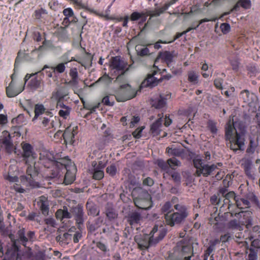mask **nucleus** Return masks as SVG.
<instances>
[{"label": "nucleus", "instance_id": "f257e3e1", "mask_svg": "<svg viewBox=\"0 0 260 260\" xmlns=\"http://www.w3.org/2000/svg\"><path fill=\"white\" fill-rule=\"evenodd\" d=\"M22 148L23 151V157L26 158V163H28L29 160L31 161V164L29 165L27 167L26 173L27 176H22L20 177V182L23 187H35L37 183L35 181L36 177L38 175L37 170L35 166V162L33 161L36 157V154L33 152L31 146L25 143H21Z\"/></svg>", "mask_w": 260, "mask_h": 260}, {"label": "nucleus", "instance_id": "f03ea898", "mask_svg": "<svg viewBox=\"0 0 260 260\" xmlns=\"http://www.w3.org/2000/svg\"><path fill=\"white\" fill-rule=\"evenodd\" d=\"M175 208L178 211L171 213L172 206L170 202L166 203L161 208L162 212L167 213L165 216L167 224L171 226L181 223L188 215L187 209L184 206L177 204L175 205Z\"/></svg>", "mask_w": 260, "mask_h": 260}, {"label": "nucleus", "instance_id": "7ed1b4c3", "mask_svg": "<svg viewBox=\"0 0 260 260\" xmlns=\"http://www.w3.org/2000/svg\"><path fill=\"white\" fill-rule=\"evenodd\" d=\"M225 136L229 141L230 147L234 151L242 149L244 145L243 135L238 132L234 120L230 119L225 127Z\"/></svg>", "mask_w": 260, "mask_h": 260}, {"label": "nucleus", "instance_id": "20e7f679", "mask_svg": "<svg viewBox=\"0 0 260 260\" xmlns=\"http://www.w3.org/2000/svg\"><path fill=\"white\" fill-rule=\"evenodd\" d=\"M132 193L134 203L138 208L148 209L152 206L151 197L147 191L141 188H135Z\"/></svg>", "mask_w": 260, "mask_h": 260}, {"label": "nucleus", "instance_id": "39448f33", "mask_svg": "<svg viewBox=\"0 0 260 260\" xmlns=\"http://www.w3.org/2000/svg\"><path fill=\"white\" fill-rule=\"evenodd\" d=\"M56 216L57 218L60 220L74 217L77 223L80 224L83 222V209L80 207L76 206L71 208L70 211H68L67 208L64 207L63 209L57 211Z\"/></svg>", "mask_w": 260, "mask_h": 260}, {"label": "nucleus", "instance_id": "423d86ee", "mask_svg": "<svg viewBox=\"0 0 260 260\" xmlns=\"http://www.w3.org/2000/svg\"><path fill=\"white\" fill-rule=\"evenodd\" d=\"M137 92L127 83L120 85L119 88L116 91L115 96L117 102H123L134 98Z\"/></svg>", "mask_w": 260, "mask_h": 260}, {"label": "nucleus", "instance_id": "0eeeda50", "mask_svg": "<svg viewBox=\"0 0 260 260\" xmlns=\"http://www.w3.org/2000/svg\"><path fill=\"white\" fill-rule=\"evenodd\" d=\"M193 164L197 169V174L198 176L203 174L204 176H207L210 174V173L217 169V166L220 167L222 164L218 163L217 165H212L208 166L204 165L202 160L199 156H197L193 159Z\"/></svg>", "mask_w": 260, "mask_h": 260}, {"label": "nucleus", "instance_id": "6e6552de", "mask_svg": "<svg viewBox=\"0 0 260 260\" xmlns=\"http://www.w3.org/2000/svg\"><path fill=\"white\" fill-rule=\"evenodd\" d=\"M16 75L14 73L11 75V82L9 85L6 88V93L8 97L12 98L16 96L24 89V86L20 85V84L16 81Z\"/></svg>", "mask_w": 260, "mask_h": 260}, {"label": "nucleus", "instance_id": "1a4fd4ad", "mask_svg": "<svg viewBox=\"0 0 260 260\" xmlns=\"http://www.w3.org/2000/svg\"><path fill=\"white\" fill-rule=\"evenodd\" d=\"M160 70L154 64L152 73L149 74L147 78L143 82L144 86H154L162 80L161 75L159 72Z\"/></svg>", "mask_w": 260, "mask_h": 260}, {"label": "nucleus", "instance_id": "9d476101", "mask_svg": "<svg viewBox=\"0 0 260 260\" xmlns=\"http://www.w3.org/2000/svg\"><path fill=\"white\" fill-rule=\"evenodd\" d=\"M166 233V231L161 226L158 229V226L155 225L148 235L150 243H152L153 245L156 244L164 238Z\"/></svg>", "mask_w": 260, "mask_h": 260}, {"label": "nucleus", "instance_id": "9b49d317", "mask_svg": "<svg viewBox=\"0 0 260 260\" xmlns=\"http://www.w3.org/2000/svg\"><path fill=\"white\" fill-rule=\"evenodd\" d=\"M4 260H21V256L18 251V247L13 242L10 248L8 249Z\"/></svg>", "mask_w": 260, "mask_h": 260}, {"label": "nucleus", "instance_id": "f8f14e48", "mask_svg": "<svg viewBox=\"0 0 260 260\" xmlns=\"http://www.w3.org/2000/svg\"><path fill=\"white\" fill-rule=\"evenodd\" d=\"M175 56H176V54L174 52L165 51L161 52L155 59L154 64H157L159 60H161L166 62L168 67H170Z\"/></svg>", "mask_w": 260, "mask_h": 260}, {"label": "nucleus", "instance_id": "ddd939ff", "mask_svg": "<svg viewBox=\"0 0 260 260\" xmlns=\"http://www.w3.org/2000/svg\"><path fill=\"white\" fill-rule=\"evenodd\" d=\"M127 63L124 60H121L119 56L112 57L110 63V68L117 71L127 70Z\"/></svg>", "mask_w": 260, "mask_h": 260}, {"label": "nucleus", "instance_id": "4468645a", "mask_svg": "<svg viewBox=\"0 0 260 260\" xmlns=\"http://www.w3.org/2000/svg\"><path fill=\"white\" fill-rule=\"evenodd\" d=\"M69 94V91L67 87H62L59 88L56 92H53L52 99L57 101V103L62 102L64 100H67Z\"/></svg>", "mask_w": 260, "mask_h": 260}, {"label": "nucleus", "instance_id": "2eb2a0df", "mask_svg": "<svg viewBox=\"0 0 260 260\" xmlns=\"http://www.w3.org/2000/svg\"><path fill=\"white\" fill-rule=\"evenodd\" d=\"M178 250L181 249L179 255L174 260H190V256L188 254L191 252V247L189 246L177 245Z\"/></svg>", "mask_w": 260, "mask_h": 260}, {"label": "nucleus", "instance_id": "dca6fc26", "mask_svg": "<svg viewBox=\"0 0 260 260\" xmlns=\"http://www.w3.org/2000/svg\"><path fill=\"white\" fill-rule=\"evenodd\" d=\"M163 121L162 117H160L151 124L150 132L153 136L159 135L160 132L163 131V125L162 124Z\"/></svg>", "mask_w": 260, "mask_h": 260}, {"label": "nucleus", "instance_id": "f3484780", "mask_svg": "<svg viewBox=\"0 0 260 260\" xmlns=\"http://www.w3.org/2000/svg\"><path fill=\"white\" fill-rule=\"evenodd\" d=\"M76 169L74 165L67 168V173L64 176V183L66 185L71 184L75 179Z\"/></svg>", "mask_w": 260, "mask_h": 260}, {"label": "nucleus", "instance_id": "a211bd4d", "mask_svg": "<svg viewBox=\"0 0 260 260\" xmlns=\"http://www.w3.org/2000/svg\"><path fill=\"white\" fill-rule=\"evenodd\" d=\"M240 98L245 103L250 104L256 100V97L255 94L250 93L248 90H244L241 92Z\"/></svg>", "mask_w": 260, "mask_h": 260}, {"label": "nucleus", "instance_id": "6ab92c4d", "mask_svg": "<svg viewBox=\"0 0 260 260\" xmlns=\"http://www.w3.org/2000/svg\"><path fill=\"white\" fill-rule=\"evenodd\" d=\"M135 240L139 248L141 249L148 248L150 246L153 245L152 243H150V240L149 239L148 235H145L142 238L136 237H135Z\"/></svg>", "mask_w": 260, "mask_h": 260}, {"label": "nucleus", "instance_id": "aec40b11", "mask_svg": "<svg viewBox=\"0 0 260 260\" xmlns=\"http://www.w3.org/2000/svg\"><path fill=\"white\" fill-rule=\"evenodd\" d=\"M95 162H92V166L94 167V173L93 174V178L96 180H100L104 177V172L102 169L104 168V165L102 163L99 162L100 167H96Z\"/></svg>", "mask_w": 260, "mask_h": 260}, {"label": "nucleus", "instance_id": "412c9836", "mask_svg": "<svg viewBox=\"0 0 260 260\" xmlns=\"http://www.w3.org/2000/svg\"><path fill=\"white\" fill-rule=\"evenodd\" d=\"M57 106L60 108L58 112L59 116L66 119L70 113L71 108L69 106L65 105L62 102L57 103Z\"/></svg>", "mask_w": 260, "mask_h": 260}, {"label": "nucleus", "instance_id": "4be33fe9", "mask_svg": "<svg viewBox=\"0 0 260 260\" xmlns=\"http://www.w3.org/2000/svg\"><path fill=\"white\" fill-rule=\"evenodd\" d=\"M166 151L170 156H181L183 153V149L180 147L173 145L171 147H168Z\"/></svg>", "mask_w": 260, "mask_h": 260}, {"label": "nucleus", "instance_id": "5701e85b", "mask_svg": "<svg viewBox=\"0 0 260 260\" xmlns=\"http://www.w3.org/2000/svg\"><path fill=\"white\" fill-rule=\"evenodd\" d=\"M146 18L147 14L145 13V12H134L132 13L131 16L129 17V19L131 21H135L140 19L142 22H145L146 20Z\"/></svg>", "mask_w": 260, "mask_h": 260}, {"label": "nucleus", "instance_id": "b1692460", "mask_svg": "<svg viewBox=\"0 0 260 260\" xmlns=\"http://www.w3.org/2000/svg\"><path fill=\"white\" fill-rule=\"evenodd\" d=\"M0 142L5 145L7 147H9L12 145L11 137L8 131H3L1 136Z\"/></svg>", "mask_w": 260, "mask_h": 260}, {"label": "nucleus", "instance_id": "393cba45", "mask_svg": "<svg viewBox=\"0 0 260 260\" xmlns=\"http://www.w3.org/2000/svg\"><path fill=\"white\" fill-rule=\"evenodd\" d=\"M69 75L72 80L69 82V84L76 85L78 83V73L76 68H72L70 70Z\"/></svg>", "mask_w": 260, "mask_h": 260}, {"label": "nucleus", "instance_id": "a878e982", "mask_svg": "<svg viewBox=\"0 0 260 260\" xmlns=\"http://www.w3.org/2000/svg\"><path fill=\"white\" fill-rule=\"evenodd\" d=\"M40 206L42 213L44 215L48 214L49 204L47 199L45 197L41 196L40 198Z\"/></svg>", "mask_w": 260, "mask_h": 260}, {"label": "nucleus", "instance_id": "bb28decb", "mask_svg": "<svg viewBox=\"0 0 260 260\" xmlns=\"http://www.w3.org/2000/svg\"><path fill=\"white\" fill-rule=\"evenodd\" d=\"M166 104V99L160 95L159 97L153 100L152 102V106L156 109H161L165 106Z\"/></svg>", "mask_w": 260, "mask_h": 260}, {"label": "nucleus", "instance_id": "cd10ccee", "mask_svg": "<svg viewBox=\"0 0 260 260\" xmlns=\"http://www.w3.org/2000/svg\"><path fill=\"white\" fill-rule=\"evenodd\" d=\"M17 170V167L15 166L11 165L9 167L8 171V175L7 177V179L10 182H16L18 180V178L13 174V172Z\"/></svg>", "mask_w": 260, "mask_h": 260}, {"label": "nucleus", "instance_id": "c85d7f7f", "mask_svg": "<svg viewBox=\"0 0 260 260\" xmlns=\"http://www.w3.org/2000/svg\"><path fill=\"white\" fill-rule=\"evenodd\" d=\"M201 71L202 75L204 78H207L209 77L212 76V70L211 67H209L207 63H205L203 64Z\"/></svg>", "mask_w": 260, "mask_h": 260}, {"label": "nucleus", "instance_id": "c756f323", "mask_svg": "<svg viewBox=\"0 0 260 260\" xmlns=\"http://www.w3.org/2000/svg\"><path fill=\"white\" fill-rule=\"evenodd\" d=\"M166 9H165V7L163 6L161 8L156 9L155 10L150 11L147 10L145 12L147 14V17L148 16H150V18L153 17H157L159 16L161 14L163 13L164 11H165Z\"/></svg>", "mask_w": 260, "mask_h": 260}, {"label": "nucleus", "instance_id": "7c9ffc66", "mask_svg": "<svg viewBox=\"0 0 260 260\" xmlns=\"http://www.w3.org/2000/svg\"><path fill=\"white\" fill-rule=\"evenodd\" d=\"M235 203L237 207L240 209H245L249 207V202L244 199H237L235 200Z\"/></svg>", "mask_w": 260, "mask_h": 260}, {"label": "nucleus", "instance_id": "2f4dec72", "mask_svg": "<svg viewBox=\"0 0 260 260\" xmlns=\"http://www.w3.org/2000/svg\"><path fill=\"white\" fill-rule=\"evenodd\" d=\"M66 64L64 62H61L56 66L51 67L50 69L52 71V73L57 72L58 73H62L64 72L66 68Z\"/></svg>", "mask_w": 260, "mask_h": 260}, {"label": "nucleus", "instance_id": "473e14b6", "mask_svg": "<svg viewBox=\"0 0 260 260\" xmlns=\"http://www.w3.org/2000/svg\"><path fill=\"white\" fill-rule=\"evenodd\" d=\"M45 109L43 105L37 104L35 107V115L33 118L35 120L38 116L43 114L45 112Z\"/></svg>", "mask_w": 260, "mask_h": 260}, {"label": "nucleus", "instance_id": "72a5a7b5", "mask_svg": "<svg viewBox=\"0 0 260 260\" xmlns=\"http://www.w3.org/2000/svg\"><path fill=\"white\" fill-rule=\"evenodd\" d=\"M41 81L40 80L36 78H32L30 80L28 84V86L32 90H36L41 85Z\"/></svg>", "mask_w": 260, "mask_h": 260}, {"label": "nucleus", "instance_id": "f704fd0d", "mask_svg": "<svg viewBox=\"0 0 260 260\" xmlns=\"http://www.w3.org/2000/svg\"><path fill=\"white\" fill-rule=\"evenodd\" d=\"M141 216L140 214L137 212H132L128 216V221L131 224L137 223L140 219Z\"/></svg>", "mask_w": 260, "mask_h": 260}, {"label": "nucleus", "instance_id": "c9c22d12", "mask_svg": "<svg viewBox=\"0 0 260 260\" xmlns=\"http://www.w3.org/2000/svg\"><path fill=\"white\" fill-rule=\"evenodd\" d=\"M199 75L198 74L193 71H190L188 73V79L189 82L193 84H196L198 83Z\"/></svg>", "mask_w": 260, "mask_h": 260}, {"label": "nucleus", "instance_id": "e433bc0d", "mask_svg": "<svg viewBox=\"0 0 260 260\" xmlns=\"http://www.w3.org/2000/svg\"><path fill=\"white\" fill-rule=\"evenodd\" d=\"M240 224L243 225L244 223L242 221H239L237 220L234 219L229 223V227L233 229L241 230V226L240 225Z\"/></svg>", "mask_w": 260, "mask_h": 260}, {"label": "nucleus", "instance_id": "4c0bfd02", "mask_svg": "<svg viewBox=\"0 0 260 260\" xmlns=\"http://www.w3.org/2000/svg\"><path fill=\"white\" fill-rule=\"evenodd\" d=\"M157 165L163 170L168 172L169 167V159L167 161H165L162 159H158L156 161Z\"/></svg>", "mask_w": 260, "mask_h": 260}, {"label": "nucleus", "instance_id": "58836bf2", "mask_svg": "<svg viewBox=\"0 0 260 260\" xmlns=\"http://www.w3.org/2000/svg\"><path fill=\"white\" fill-rule=\"evenodd\" d=\"M237 198L235 197V193L233 192H230L225 195V203L235 202V200H237Z\"/></svg>", "mask_w": 260, "mask_h": 260}, {"label": "nucleus", "instance_id": "ea45409f", "mask_svg": "<svg viewBox=\"0 0 260 260\" xmlns=\"http://www.w3.org/2000/svg\"><path fill=\"white\" fill-rule=\"evenodd\" d=\"M180 162L176 158H171L169 159V167L172 169H175V167L180 166Z\"/></svg>", "mask_w": 260, "mask_h": 260}, {"label": "nucleus", "instance_id": "a19ab883", "mask_svg": "<svg viewBox=\"0 0 260 260\" xmlns=\"http://www.w3.org/2000/svg\"><path fill=\"white\" fill-rule=\"evenodd\" d=\"M242 166L244 168V170L247 173V174H249L250 173V170L251 168L252 162L249 160H245L244 162L242 164Z\"/></svg>", "mask_w": 260, "mask_h": 260}, {"label": "nucleus", "instance_id": "79ce46f5", "mask_svg": "<svg viewBox=\"0 0 260 260\" xmlns=\"http://www.w3.org/2000/svg\"><path fill=\"white\" fill-rule=\"evenodd\" d=\"M70 54V52H68L66 53H64L62 56V60H63V62L67 64L68 63L72 61H75V59L74 57H72L71 58H69V56Z\"/></svg>", "mask_w": 260, "mask_h": 260}, {"label": "nucleus", "instance_id": "37998d69", "mask_svg": "<svg viewBox=\"0 0 260 260\" xmlns=\"http://www.w3.org/2000/svg\"><path fill=\"white\" fill-rule=\"evenodd\" d=\"M112 81V78H110L108 75L105 74L102 77L100 78L98 82H101L105 84H108Z\"/></svg>", "mask_w": 260, "mask_h": 260}, {"label": "nucleus", "instance_id": "c03bdc74", "mask_svg": "<svg viewBox=\"0 0 260 260\" xmlns=\"http://www.w3.org/2000/svg\"><path fill=\"white\" fill-rule=\"evenodd\" d=\"M102 103L107 106H112L114 105V101L109 96H106L103 99Z\"/></svg>", "mask_w": 260, "mask_h": 260}, {"label": "nucleus", "instance_id": "a18cd8bd", "mask_svg": "<svg viewBox=\"0 0 260 260\" xmlns=\"http://www.w3.org/2000/svg\"><path fill=\"white\" fill-rule=\"evenodd\" d=\"M136 50L138 52L139 55L142 56L146 55L149 53V50L146 47L140 49L139 47L137 46L136 47Z\"/></svg>", "mask_w": 260, "mask_h": 260}, {"label": "nucleus", "instance_id": "49530a36", "mask_svg": "<svg viewBox=\"0 0 260 260\" xmlns=\"http://www.w3.org/2000/svg\"><path fill=\"white\" fill-rule=\"evenodd\" d=\"M220 28H221V31L224 34H226L230 31L231 27H230V25L228 23H222L221 24Z\"/></svg>", "mask_w": 260, "mask_h": 260}, {"label": "nucleus", "instance_id": "de8ad7c7", "mask_svg": "<svg viewBox=\"0 0 260 260\" xmlns=\"http://www.w3.org/2000/svg\"><path fill=\"white\" fill-rule=\"evenodd\" d=\"M106 215L110 219H114L117 217V214L113 209H108L106 211Z\"/></svg>", "mask_w": 260, "mask_h": 260}, {"label": "nucleus", "instance_id": "09e8293b", "mask_svg": "<svg viewBox=\"0 0 260 260\" xmlns=\"http://www.w3.org/2000/svg\"><path fill=\"white\" fill-rule=\"evenodd\" d=\"M240 6L245 9H248L251 6V2L250 0H240L239 1Z\"/></svg>", "mask_w": 260, "mask_h": 260}, {"label": "nucleus", "instance_id": "8fccbe9b", "mask_svg": "<svg viewBox=\"0 0 260 260\" xmlns=\"http://www.w3.org/2000/svg\"><path fill=\"white\" fill-rule=\"evenodd\" d=\"M214 250V248L213 246H209L205 252L204 260H208V256L211 254Z\"/></svg>", "mask_w": 260, "mask_h": 260}, {"label": "nucleus", "instance_id": "3c124183", "mask_svg": "<svg viewBox=\"0 0 260 260\" xmlns=\"http://www.w3.org/2000/svg\"><path fill=\"white\" fill-rule=\"evenodd\" d=\"M144 129V127H141L140 128H138L137 129H136L133 133V136L134 137H135L136 139H138L141 137V133L143 129Z\"/></svg>", "mask_w": 260, "mask_h": 260}, {"label": "nucleus", "instance_id": "603ef678", "mask_svg": "<svg viewBox=\"0 0 260 260\" xmlns=\"http://www.w3.org/2000/svg\"><path fill=\"white\" fill-rule=\"evenodd\" d=\"M74 135L72 133H71L70 132V129L69 128H67L64 134H63V137L64 139H72L74 138Z\"/></svg>", "mask_w": 260, "mask_h": 260}, {"label": "nucleus", "instance_id": "864d4df0", "mask_svg": "<svg viewBox=\"0 0 260 260\" xmlns=\"http://www.w3.org/2000/svg\"><path fill=\"white\" fill-rule=\"evenodd\" d=\"M18 234L19 238L23 243H25L28 240V239L24 236V231L23 230H20L18 232ZM23 245H24V244H23Z\"/></svg>", "mask_w": 260, "mask_h": 260}, {"label": "nucleus", "instance_id": "5fc2aeb1", "mask_svg": "<svg viewBox=\"0 0 260 260\" xmlns=\"http://www.w3.org/2000/svg\"><path fill=\"white\" fill-rule=\"evenodd\" d=\"M107 172L110 175L113 176L116 174V168L115 166L111 165L107 168Z\"/></svg>", "mask_w": 260, "mask_h": 260}, {"label": "nucleus", "instance_id": "6e6d98bb", "mask_svg": "<svg viewBox=\"0 0 260 260\" xmlns=\"http://www.w3.org/2000/svg\"><path fill=\"white\" fill-rule=\"evenodd\" d=\"M63 13L66 17H71L74 15V12L72 9L67 8L63 11Z\"/></svg>", "mask_w": 260, "mask_h": 260}, {"label": "nucleus", "instance_id": "4d7b16f0", "mask_svg": "<svg viewBox=\"0 0 260 260\" xmlns=\"http://www.w3.org/2000/svg\"><path fill=\"white\" fill-rule=\"evenodd\" d=\"M14 189L17 192L20 193H23L25 191V189L21 185L16 184L13 185Z\"/></svg>", "mask_w": 260, "mask_h": 260}, {"label": "nucleus", "instance_id": "13d9d810", "mask_svg": "<svg viewBox=\"0 0 260 260\" xmlns=\"http://www.w3.org/2000/svg\"><path fill=\"white\" fill-rule=\"evenodd\" d=\"M95 14L101 17H102V18H104L105 20H112L113 19V17L110 16V15H109L108 14H104L103 13H98V12H94Z\"/></svg>", "mask_w": 260, "mask_h": 260}, {"label": "nucleus", "instance_id": "bf43d9fd", "mask_svg": "<svg viewBox=\"0 0 260 260\" xmlns=\"http://www.w3.org/2000/svg\"><path fill=\"white\" fill-rule=\"evenodd\" d=\"M50 118L46 117H44L42 121V123L43 125L45 127L48 126V127H50Z\"/></svg>", "mask_w": 260, "mask_h": 260}, {"label": "nucleus", "instance_id": "052dcab7", "mask_svg": "<svg viewBox=\"0 0 260 260\" xmlns=\"http://www.w3.org/2000/svg\"><path fill=\"white\" fill-rule=\"evenodd\" d=\"M257 258V254L253 250H250L248 254V260H255Z\"/></svg>", "mask_w": 260, "mask_h": 260}, {"label": "nucleus", "instance_id": "680f3d73", "mask_svg": "<svg viewBox=\"0 0 260 260\" xmlns=\"http://www.w3.org/2000/svg\"><path fill=\"white\" fill-rule=\"evenodd\" d=\"M222 81L221 79L218 78L214 80V85L217 88L220 89L222 88Z\"/></svg>", "mask_w": 260, "mask_h": 260}, {"label": "nucleus", "instance_id": "e2e57ef3", "mask_svg": "<svg viewBox=\"0 0 260 260\" xmlns=\"http://www.w3.org/2000/svg\"><path fill=\"white\" fill-rule=\"evenodd\" d=\"M143 183L148 186H151L153 184V181L151 178L148 177L144 180Z\"/></svg>", "mask_w": 260, "mask_h": 260}, {"label": "nucleus", "instance_id": "0e129e2a", "mask_svg": "<svg viewBox=\"0 0 260 260\" xmlns=\"http://www.w3.org/2000/svg\"><path fill=\"white\" fill-rule=\"evenodd\" d=\"M209 127L210 130V131L213 133L215 134L217 132V128L215 125V124L213 122H209Z\"/></svg>", "mask_w": 260, "mask_h": 260}, {"label": "nucleus", "instance_id": "69168bd1", "mask_svg": "<svg viewBox=\"0 0 260 260\" xmlns=\"http://www.w3.org/2000/svg\"><path fill=\"white\" fill-rule=\"evenodd\" d=\"M36 17L37 18H40L42 14H46L47 13L46 10L43 9H41L38 11H36Z\"/></svg>", "mask_w": 260, "mask_h": 260}, {"label": "nucleus", "instance_id": "338daca9", "mask_svg": "<svg viewBox=\"0 0 260 260\" xmlns=\"http://www.w3.org/2000/svg\"><path fill=\"white\" fill-rule=\"evenodd\" d=\"M172 178L176 182H179L180 180V176L178 173L174 172L172 174Z\"/></svg>", "mask_w": 260, "mask_h": 260}, {"label": "nucleus", "instance_id": "774afa93", "mask_svg": "<svg viewBox=\"0 0 260 260\" xmlns=\"http://www.w3.org/2000/svg\"><path fill=\"white\" fill-rule=\"evenodd\" d=\"M251 245L255 248H260V241L257 239L254 240L251 242Z\"/></svg>", "mask_w": 260, "mask_h": 260}]
</instances>
